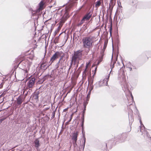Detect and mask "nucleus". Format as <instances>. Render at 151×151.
<instances>
[{
    "label": "nucleus",
    "instance_id": "1",
    "mask_svg": "<svg viewBox=\"0 0 151 151\" xmlns=\"http://www.w3.org/2000/svg\"><path fill=\"white\" fill-rule=\"evenodd\" d=\"M83 47L84 48L89 50L92 47L93 41L92 38L90 37H86L83 39Z\"/></svg>",
    "mask_w": 151,
    "mask_h": 151
},
{
    "label": "nucleus",
    "instance_id": "2",
    "mask_svg": "<svg viewBox=\"0 0 151 151\" xmlns=\"http://www.w3.org/2000/svg\"><path fill=\"white\" fill-rule=\"evenodd\" d=\"M82 51L80 50H78L74 52V53L72 56V60L71 62V65L69 69H70V67L73 62L74 64L76 63L77 60H79L81 59L82 55Z\"/></svg>",
    "mask_w": 151,
    "mask_h": 151
},
{
    "label": "nucleus",
    "instance_id": "3",
    "mask_svg": "<svg viewBox=\"0 0 151 151\" xmlns=\"http://www.w3.org/2000/svg\"><path fill=\"white\" fill-rule=\"evenodd\" d=\"M32 63L31 62L23 61L21 62L19 64L20 66L22 65V69L25 71V73H27L28 71L29 70L30 67L32 65Z\"/></svg>",
    "mask_w": 151,
    "mask_h": 151
},
{
    "label": "nucleus",
    "instance_id": "4",
    "mask_svg": "<svg viewBox=\"0 0 151 151\" xmlns=\"http://www.w3.org/2000/svg\"><path fill=\"white\" fill-rule=\"evenodd\" d=\"M130 105L131 106L134 107L135 110V112L136 113V114L137 115H138L139 117V120L140 123L141 124L140 131L142 132V134H146L147 135L148 134L147 132L146 131H145V127L142 123V122L141 120V117L139 116V113L138 109H137L136 107L134 106L132 104H130Z\"/></svg>",
    "mask_w": 151,
    "mask_h": 151
},
{
    "label": "nucleus",
    "instance_id": "5",
    "mask_svg": "<svg viewBox=\"0 0 151 151\" xmlns=\"http://www.w3.org/2000/svg\"><path fill=\"white\" fill-rule=\"evenodd\" d=\"M110 76V74L109 73L108 76L103 80H101L99 81L96 83L95 85L96 86L95 88H96L99 87L104 86H107L108 84V79Z\"/></svg>",
    "mask_w": 151,
    "mask_h": 151
},
{
    "label": "nucleus",
    "instance_id": "6",
    "mask_svg": "<svg viewBox=\"0 0 151 151\" xmlns=\"http://www.w3.org/2000/svg\"><path fill=\"white\" fill-rule=\"evenodd\" d=\"M35 80V78H30L27 82V87L29 88H32L34 85Z\"/></svg>",
    "mask_w": 151,
    "mask_h": 151
},
{
    "label": "nucleus",
    "instance_id": "7",
    "mask_svg": "<svg viewBox=\"0 0 151 151\" xmlns=\"http://www.w3.org/2000/svg\"><path fill=\"white\" fill-rule=\"evenodd\" d=\"M127 106L129 109H131L130 110H129L128 112V116L130 123H132L134 121L133 116L132 114V109L130 108L131 107H129L128 105Z\"/></svg>",
    "mask_w": 151,
    "mask_h": 151
},
{
    "label": "nucleus",
    "instance_id": "8",
    "mask_svg": "<svg viewBox=\"0 0 151 151\" xmlns=\"http://www.w3.org/2000/svg\"><path fill=\"white\" fill-rule=\"evenodd\" d=\"M61 53L59 52H56L51 58L50 61L52 63L56 59L58 58L61 55Z\"/></svg>",
    "mask_w": 151,
    "mask_h": 151
},
{
    "label": "nucleus",
    "instance_id": "9",
    "mask_svg": "<svg viewBox=\"0 0 151 151\" xmlns=\"http://www.w3.org/2000/svg\"><path fill=\"white\" fill-rule=\"evenodd\" d=\"M92 13L91 12H89L87 14L85 15L83 19L85 21H87L92 16Z\"/></svg>",
    "mask_w": 151,
    "mask_h": 151
},
{
    "label": "nucleus",
    "instance_id": "10",
    "mask_svg": "<svg viewBox=\"0 0 151 151\" xmlns=\"http://www.w3.org/2000/svg\"><path fill=\"white\" fill-rule=\"evenodd\" d=\"M78 135V132H74L73 133L72 137V139L75 143H76L77 139V137Z\"/></svg>",
    "mask_w": 151,
    "mask_h": 151
},
{
    "label": "nucleus",
    "instance_id": "11",
    "mask_svg": "<svg viewBox=\"0 0 151 151\" xmlns=\"http://www.w3.org/2000/svg\"><path fill=\"white\" fill-rule=\"evenodd\" d=\"M86 142V138L85 137V135L83 134V139L82 140V145H80V148L81 149H82V150H83L85 145V143Z\"/></svg>",
    "mask_w": 151,
    "mask_h": 151
},
{
    "label": "nucleus",
    "instance_id": "12",
    "mask_svg": "<svg viewBox=\"0 0 151 151\" xmlns=\"http://www.w3.org/2000/svg\"><path fill=\"white\" fill-rule=\"evenodd\" d=\"M44 4V3L42 1H41L40 2L39 4V7L37 10V12H39L41 10L43 9Z\"/></svg>",
    "mask_w": 151,
    "mask_h": 151
},
{
    "label": "nucleus",
    "instance_id": "13",
    "mask_svg": "<svg viewBox=\"0 0 151 151\" xmlns=\"http://www.w3.org/2000/svg\"><path fill=\"white\" fill-rule=\"evenodd\" d=\"M34 142L35 145V147L36 148H38L39 146H40L39 140L38 139H36L35 141Z\"/></svg>",
    "mask_w": 151,
    "mask_h": 151
},
{
    "label": "nucleus",
    "instance_id": "14",
    "mask_svg": "<svg viewBox=\"0 0 151 151\" xmlns=\"http://www.w3.org/2000/svg\"><path fill=\"white\" fill-rule=\"evenodd\" d=\"M127 137V135L125 134H123L122 135V137H121L120 139H121V142H124L126 139Z\"/></svg>",
    "mask_w": 151,
    "mask_h": 151
},
{
    "label": "nucleus",
    "instance_id": "15",
    "mask_svg": "<svg viewBox=\"0 0 151 151\" xmlns=\"http://www.w3.org/2000/svg\"><path fill=\"white\" fill-rule=\"evenodd\" d=\"M22 102V99L21 97H19L17 99V103L18 104H21Z\"/></svg>",
    "mask_w": 151,
    "mask_h": 151
},
{
    "label": "nucleus",
    "instance_id": "16",
    "mask_svg": "<svg viewBox=\"0 0 151 151\" xmlns=\"http://www.w3.org/2000/svg\"><path fill=\"white\" fill-rule=\"evenodd\" d=\"M122 89L124 92H128L129 91V90L128 89L127 86L126 85V86L122 87Z\"/></svg>",
    "mask_w": 151,
    "mask_h": 151
},
{
    "label": "nucleus",
    "instance_id": "17",
    "mask_svg": "<svg viewBox=\"0 0 151 151\" xmlns=\"http://www.w3.org/2000/svg\"><path fill=\"white\" fill-rule=\"evenodd\" d=\"M109 5L111 7H113L115 5V4L113 2V0H110Z\"/></svg>",
    "mask_w": 151,
    "mask_h": 151
},
{
    "label": "nucleus",
    "instance_id": "18",
    "mask_svg": "<svg viewBox=\"0 0 151 151\" xmlns=\"http://www.w3.org/2000/svg\"><path fill=\"white\" fill-rule=\"evenodd\" d=\"M101 4V2L100 1H98L96 2V8L98 7Z\"/></svg>",
    "mask_w": 151,
    "mask_h": 151
},
{
    "label": "nucleus",
    "instance_id": "19",
    "mask_svg": "<svg viewBox=\"0 0 151 151\" xmlns=\"http://www.w3.org/2000/svg\"><path fill=\"white\" fill-rule=\"evenodd\" d=\"M93 78H91V79L89 80V83L90 85H93Z\"/></svg>",
    "mask_w": 151,
    "mask_h": 151
},
{
    "label": "nucleus",
    "instance_id": "20",
    "mask_svg": "<svg viewBox=\"0 0 151 151\" xmlns=\"http://www.w3.org/2000/svg\"><path fill=\"white\" fill-rule=\"evenodd\" d=\"M93 88V85H90L89 87V91H91Z\"/></svg>",
    "mask_w": 151,
    "mask_h": 151
},
{
    "label": "nucleus",
    "instance_id": "21",
    "mask_svg": "<svg viewBox=\"0 0 151 151\" xmlns=\"http://www.w3.org/2000/svg\"><path fill=\"white\" fill-rule=\"evenodd\" d=\"M85 21L82 19L80 22L79 23L78 25H81Z\"/></svg>",
    "mask_w": 151,
    "mask_h": 151
},
{
    "label": "nucleus",
    "instance_id": "22",
    "mask_svg": "<svg viewBox=\"0 0 151 151\" xmlns=\"http://www.w3.org/2000/svg\"><path fill=\"white\" fill-rule=\"evenodd\" d=\"M84 122V120L83 119V120H82L81 124V126L82 128V130H83V129Z\"/></svg>",
    "mask_w": 151,
    "mask_h": 151
},
{
    "label": "nucleus",
    "instance_id": "23",
    "mask_svg": "<svg viewBox=\"0 0 151 151\" xmlns=\"http://www.w3.org/2000/svg\"><path fill=\"white\" fill-rule=\"evenodd\" d=\"M112 25H111L110 28L109 29V32L110 34L111 35V32H112Z\"/></svg>",
    "mask_w": 151,
    "mask_h": 151
},
{
    "label": "nucleus",
    "instance_id": "24",
    "mask_svg": "<svg viewBox=\"0 0 151 151\" xmlns=\"http://www.w3.org/2000/svg\"><path fill=\"white\" fill-rule=\"evenodd\" d=\"M91 91H89L88 93V94H87V98H89L90 96V94H91Z\"/></svg>",
    "mask_w": 151,
    "mask_h": 151
},
{
    "label": "nucleus",
    "instance_id": "25",
    "mask_svg": "<svg viewBox=\"0 0 151 151\" xmlns=\"http://www.w3.org/2000/svg\"><path fill=\"white\" fill-rule=\"evenodd\" d=\"M87 69H85L84 70V71H83V75H86V72L87 71Z\"/></svg>",
    "mask_w": 151,
    "mask_h": 151
},
{
    "label": "nucleus",
    "instance_id": "26",
    "mask_svg": "<svg viewBox=\"0 0 151 151\" xmlns=\"http://www.w3.org/2000/svg\"><path fill=\"white\" fill-rule=\"evenodd\" d=\"M115 63H113V64L112 66L111 65V71L110 72V73H111V71H112V68H113L114 67V65L115 64Z\"/></svg>",
    "mask_w": 151,
    "mask_h": 151
},
{
    "label": "nucleus",
    "instance_id": "27",
    "mask_svg": "<svg viewBox=\"0 0 151 151\" xmlns=\"http://www.w3.org/2000/svg\"><path fill=\"white\" fill-rule=\"evenodd\" d=\"M82 120H84V113H83L82 114V117H81Z\"/></svg>",
    "mask_w": 151,
    "mask_h": 151
},
{
    "label": "nucleus",
    "instance_id": "28",
    "mask_svg": "<svg viewBox=\"0 0 151 151\" xmlns=\"http://www.w3.org/2000/svg\"><path fill=\"white\" fill-rule=\"evenodd\" d=\"M3 85V83H1V84L0 85V88H1L2 87Z\"/></svg>",
    "mask_w": 151,
    "mask_h": 151
},
{
    "label": "nucleus",
    "instance_id": "29",
    "mask_svg": "<svg viewBox=\"0 0 151 151\" xmlns=\"http://www.w3.org/2000/svg\"><path fill=\"white\" fill-rule=\"evenodd\" d=\"M4 119H0V124L3 121H4Z\"/></svg>",
    "mask_w": 151,
    "mask_h": 151
},
{
    "label": "nucleus",
    "instance_id": "30",
    "mask_svg": "<svg viewBox=\"0 0 151 151\" xmlns=\"http://www.w3.org/2000/svg\"><path fill=\"white\" fill-rule=\"evenodd\" d=\"M68 15V14L67 13V11H66L65 12V14H64V16H65V17H66V16H67Z\"/></svg>",
    "mask_w": 151,
    "mask_h": 151
},
{
    "label": "nucleus",
    "instance_id": "31",
    "mask_svg": "<svg viewBox=\"0 0 151 151\" xmlns=\"http://www.w3.org/2000/svg\"><path fill=\"white\" fill-rule=\"evenodd\" d=\"M49 108H45L43 110L44 111H45L47 110V109H49Z\"/></svg>",
    "mask_w": 151,
    "mask_h": 151
},
{
    "label": "nucleus",
    "instance_id": "32",
    "mask_svg": "<svg viewBox=\"0 0 151 151\" xmlns=\"http://www.w3.org/2000/svg\"><path fill=\"white\" fill-rule=\"evenodd\" d=\"M53 115L51 117V118L53 119L55 116V114L54 113H53Z\"/></svg>",
    "mask_w": 151,
    "mask_h": 151
},
{
    "label": "nucleus",
    "instance_id": "33",
    "mask_svg": "<svg viewBox=\"0 0 151 151\" xmlns=\"http://www.w3.org/2000/svg\"><path fill=\"white\" fill-rule=\"evenodd\" d=\"M129 69L130 71L132 70V68L131 67H129Z\"/></svg>",
    "mask_w": 151,
    "mask_h": 151
},
{
    "label": "nucleus",
    "instance_id": "34",
    "mask_svg": "<svg viewBox=\"0 0 151 151\" xmlns=\"http://www.w3.org/2000/svg\"><path fill=\"white\" fill-rule=\"evenodd\" d=\"M88 65H86L85 69H87L88 68Z\"/></svg>",
    "mask_w": 151,
    "mask_h": 151
},
{
    "label": "nucleus",
    "instance_id": "35",
    "mask_svg": "<svg viewBox=\"0 0 151 151\" xmlns=\"http://www.w3.org/2000/svg\"><path fill=\"white\" fill-rule=\"evenodd\" d=\"M90 62H89L88 63H86V65H88H88H89V64H90Z\"/></svg>",
    "mask_w": 151,
    "mask_h": 151
},
{
    "label": "nucleus",
    "instance_id": "36",
    "mask_svg": "<svg viewBox=\"0 0 151 151\" xmlns=\"http://www.w3.org/2000/svg\"><path fill=\"white\" fill-rule=\"evenodd\" d=\"M131 96H132V100H133V97L132 96V94H131Z\"/></svg>",
    "mask_w": 151,
    "mask_h": 151
},
{
    "label": "nucleus",
    "instance_id": "37",
    "mask_svg": "<svg viewBox=\"0 0 151 151\" xmlns=\"http://www.w3.org/2000/svg\"><path fill=\"white\" fill-rule=\"evenodd\" d=\"M85 109H84V110L83 111V113H84V112H85Z\"/></svg>",
    "mask_w": 151,
    "mask_h": 151
},
{
    "label": "nucleus",
    "instance_id": "38",
    "mask_svg": "<svg viewBox=\"0 0 151 151\" xmlns=\"http://www.w3.org/2000/svg\"><path fill=\"white\" fill-rule=\"evenodd\" d=\"M71 118H70V119L69 121L68 122H70V121H71Z\"/></svg>",
    "mask_w": 151,
    "mask_h": 151
},
{
    "label": "nucleus",
    "instance_id": "39",
    "mask_svg": "<svg viewBox=\"0 0 151 151\" xmlns=\"http://www.w3.org/2000/svg\"><path fill=\"white\" fill-rule=\"evenodd\" d=\"M96 69H97V68L96 67V68H95V71L96 70Z\"/></svg>",
    "mask_w": 151,
    "mask_h": 151
},
{
    "label": "nucleus",
    "instance_id": "40",
    "mask_svg": "<svg viewBox=\"0 0 151 151\" xmlns=\"http://www.w3.org/2000/svg\"><path fill=\"white\" fill-rule=\"evenodd\" d=\"M99 62H98V64H99Z\"/></svg>",
    "mask_w": 151,
    "mask_h": 151
},
{
    "label": "nucleus",
    "instance_id": "41",
    "mask_svg": "<svg viewBox=\"0 0 151 151\" xmlns=\"http://www.w3.org/2000/svg\"><path fill=\"white\" fill-rule=\"evenodd\" d=\"M42 65H43V64H42Z\"/></svg>",
    "mask_w": 151,
    "mask_h": 151
}]
</instances>
